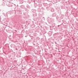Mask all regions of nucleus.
Listing matches in <instances>:
<instances>
[{
	"label": "nucleus",
	"instance_id": "16",
	"mask_svg": "<svg viewBox=\"0 0 78 78\" xmlns=\"http://www.w3.org/2000/svg\"><path fill=\"white\" fill-rule=\"evenodd\" d=\"M16 50H17V48H16Z\"/></svg>",
	"mask_w": 78,
	"mask_h": 78
},
{
	"label": "nucleus",
	"instance_id": "11",
	"mask_svg": "<svg viewBox=\"0 0 78 78\" xmlns=\"http://www.w3.org/2000/svg\"><path fill=\"white\" fill-rule=\"evenodd\" d=\"M25 37H27V36H25Z\"/></svg>",
	"mask_w": 78,
	"mask_h": 78
},
{
	"label": "nucleus",
	"instance_id": "3",
	"mask_svg": "<svg viewBox=\"0 0 78 78\" xmlns=\"http://www.w3.org/2000/svg\"><path fill=\"white\" fill-rule=\"evenodd\" d=\"M5 2L6 3V5H9V3H10V1L9 2V1H8L6 0L5 1Z\"/></svg>",
	"mask_w": 78,
	"mask_h": 78
},
{
	"label": "nucleus",
	"instance_id": "7",
	"mask_svg": "<svg viewBox=\"0 0 78 78\" xmlns=\"http://www.w3.org/2000/svg\"><path fill=\"white\" fill-rule=\"evenodd\" d=\"M48 22H50V21H49V20H48Z\"/></svg>",
	"mask_w": 78,
	"mask_h": 78
},
{
	"label": "nucleus",
	"instance_id": "12",
	"mask_svg": "<svg viewBox=\"0 0 78 78\" xmlns=\"http://www.w3.org/2000/svg\"><path fill=\"white\" fill-rule=\"evenodd\" d=\"M59 27V25H58V27Z\"/></svg>",
	"mask_w": 78,
	"mask_h": 78
},
{
	"label": "nucleus",
	"instance_id": "13",
	"mask_svg": "<svg viewBox=\"0 0 78 78\" xmlns=\"http://www.w3.org/2000/svg\"><path fill=\"white\" fill-rule=\"evenodd\" d=\"M55 42V44H57V43H56V42Z\"/></svg>",
	"mask_w": 78,
	"mask_h": 78
},
{
	"label": "nucleus",
	"instance_id": "2",
	"mask_svg": "<svg viewBox=\"0 0 78 78\" xmlns=\"http://www.w3.org/2000/svg\"><path fill=\"white\" fill-rule=\"evenodd\" d=\"M48 34L50 36L52 34V32L51 31H50L48 32Z\"/></svg>",
	"mask_w": 78,
	"mask_h": 78
},
{
	"label": "nucleus",
	"instance_id": "5",
	"mask_svg": "<svg viewBox=\"0 0 78 78\" xmlns=\"http://www.w3.org/2000/svg\"><path fill=\"white\" fill-rule=\"evenodd\" d=\"M56 19L57 20H58V16H56Z\"/></svg>",
	"mask_w": 78,
	"mask_h": 78
},
{
	"label": "nucleus",
	"instance_id": "8",
	"mask_svg": "<svg viewBox=\"0 0 78 78\" xmlns=\"http://www.w3.org/2000/svg\"><path fill=\"white\" fill-rule=\"evenodd\" d=\"M43 19H44V20H45V18H44V17H43Z\"/></svg>",
	"mask_w": 78,
	"mask_h": 78
},
{
	"label": "nucleus",
	"instance_id": "1",
	"mask_svg": "<svg viewBox=\"0 0 78 78\" xmlns=\"http://www.w3.org/2000/svg\"><path fill=\"white\" fill-rule=\"evenodd\" d=\"M42 6H41L39 7V8H38V11H39V12L41 11V9H42Z\"/></svg>",
	"mask_w": 78,
	"mask_h": 78
},
{
	"label": "nucleus",
	"instance_id": "14",
	"mask_svg": "<svg viewBox=\"0 0 78 78\" xmlns=\"http://www.w3.org/2000/svg\"><path fill=\"white\" fill-rule=\"evenodd\" d=\"M51 43H52V44H53V42H52Z\"/></svg>",
	"mask_w": 78,
	"mask_h": 78
},
{
	"label": "nucleus",
	"instance_id": "6",
	"mask_svg": "<svg viewBox=\"0 0 78 78\" xmlns=\"http://www.w3.org/2000/svg\"><path fill=\"white\" fill-rule=\"evenodd\" d=\"M9 0V1L12 2V1L13 0Z\"/></svg>",
	"mask_w": 78,
	"mask_h": 78
},
{
	"label": "nucleus",
	"instance_id": "15",
	"mask_svg": "<svg viewBox=\"0 0 78 78\" xmlns=\"http://www.w3.org/2000/svg\"><path fill=\"white\" fill-rule=\"evenodd\" d=\"M4 3H5V2H3Z\"/></svg>",
	"mask_w": 78,
	"mask_h": 78
},
{
	"label": "nucleus",
	"instance_id": "4",
	"mask_svg": "<svg viewBox=\"0 0 78 78\" xmlns=\"http://www.w3.org/2000/svg\"><path fill=\"white\" fill-rule=\"evenodd\" d=\"M56 16V13H53L52 15V17H55Z\"/></svg>",
	"mask_w": 78,
	"mask_h": 78
},
{
	"label": "nucleus",
	"instance_id": "10",
	"mask_svg": "<svg viewBox=\"0 0 78 78\" xmlns=\"http://www.w3.org/2000/svg\"><path fill=\"white\" fill-rule=\"evenodd\" d=\"M51 11L52 12H53V11H54V10H53V11L51 10Z\"/></svg>",
	"mask_w": 78,
	"mask_h": 78
},
{
	"label": "nucleus",
	"instance_id": "9",
	"mask_svg": "<svg viewBox=\"0 0 78 78\" xmlns=\"http://www.w3.org/2000/svg\"><path fill=\"white\" fill-rule=\"evenodd\" d=\"M40 6H42V5L41 4H39Z\"/></svg>",
	"mask_w": 78,
	"mask_h": 78
}]
</instances>
